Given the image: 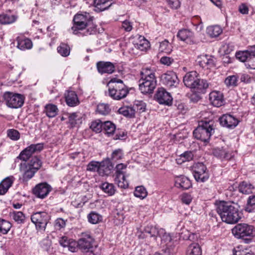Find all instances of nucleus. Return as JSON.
<instances>
[{"label":"nucleus","mask_w":255,"mask_h":255,"mask_svg":"<svg viewBox=\"0 0 255 255\" xmlns=\"http://www.w3.org/2000/svg\"><path fill=\"white\" fill-rule=\"evenodd\" d=\"M73 22L71 30L74 34L87 36L96 32V25L89 13H77L74 17Z\"/></svg>","instance_id":"f257e3e1"},{"label":"nucleus","mask_w":255,"mask_h":255,"mask_svg":"<svg viewBox=\"0 0 255 255\" xmlns=\"http://www.w3.org/2000/svg\"><path fill=\"white\" fill-rule=\"evenodd\" d=\"M216 211L222 221L228 224L237 223L242 218L238 209L229 202H220L217 205Z\"/></svg>","instance_id":"f03ea898"},{"label":"nucleus","mask_w":255,"mask_h":255,"mask_svg":"<svg viewBox=\"0 0 255 255\" xmlns=\"http://www.w3.org/2000/svg\"><path fill=\"white\" fill-rule=\"evenodd\" d=\"M155 71L154 69L150 68L142 69L141 78L139 80V89L142 94H150L153 92L157 85Z\"/></svg>","instance_id":"7ed1b4c3"},{"label":"nucleus","mask_w":255,"mask_h":255,"mask_svg":"<svg viewBox=\"0 0 255 255\" xmlns=\"http://www.w3.org/2000/svg\"><path fill=\"white\" fill-rule=\"evenodd\" d=\"M22 161L19 165L22 180L27 182L32 178V144L24 149L17 157Z\"/></svg>","instance_id":"20e7f679"},{"label":"nucleus","mask_w":255,"mask_h":255,"mask_svg":"<svg viewBox=\"0 0 255 255\" xmlns=\"http://www.w3.org/2000/svg\"><path fill=\"white\" fill-rule=\"evenodd\" d=\"M111 85L109 88V95L115 100H121L125 98L129 93L128 88L123 81L117 78H112L108 85Z\"/></svg>","instance_id":"39448f33"},{"label":"nucleus","mask_w":255,"mask_h":255,"mask_svg":"<svg viewBox=\"0 0 255 255\" xmlns=\"http://www.w3.org/2000/svg\"><path fill=\"white\" fill-rule=\"evenodd\" d=\"M214 132L213 121H201L199 123L198 127L193 131V135L198 140L208 142Z\"/></svg>","instance_id":"423d86ee"},{"label":"nucleus","mask_w":255,"mask_h":255,"mask_svg":"<svg viewBox=\"0 0 255 255\" xmlns=\"http://www.w3.org/2000/svg\"><path fill=\"white\" fill-rule=\"evenodd\" d=\"M113 168L109 159L107 158L102 162L91 161L87 165V170L91 172L97 171L100 175H108Z\"/></svg>","instance_id":"0eeeda50"},{"label":"nucleus","mask_w":255,"mask_h":255,"mask_svg":"<svg viewBox=\"0 0 255 255\" xmlns=\"http://www.w3.org/2000/svg\"><path fill=\"white\" fill-rule=\"evenodd\" d=\"M232 232L235 238H243L245 237L254 238L255 237V228L253 226L240 223L236 225L232 230Z\"/></svg>","instance_id":"6e6552de"},{"label":"nucleus","mask_w":255,"mask_h":255,"mask_svg":"<svg viewBox=\"0 0 255 255\" xmlns=\"http://www.w3.org/2000/svg\"><path fill=\"white\" fill-rule=\"evenodd\" d=\"M2 98L6 105L11 108H20L24 103V97L19 94L6 92L3 94Z\"/></svg>","instance_id":"1a4fd4ad"},{"label":"nucleus","mask_w":255,"mask_h":255,"mask_svg":"<svg viewBox=\"0 0 255 255\" xmlns=\"http://www.w3.org/2000/svg\"><path fill=\"white\" fill-rule=\"evenodd\" d=\"M193 174L195 179L199 182H204L209 177L206 166L201 162L195 163L193 166Z\"/></svg>","instance_id":"9d476101"},{"label":"nucleus","mask_w":255,"mask_h":255,"mask_svg":"<svg viewBox=\"0 0 255 255\" xmlns=\"http://www.w3.org/2000/svg\"><path fill=\"white\" fill-rule=\"evenodd\" d=\"M52 187L46 182L37 184L33 189V193L38 198L43 199L45 198L51 191Z\"/></svg>","instance_id":"9b49d317"},{"label":"nucleus","mask_w":255,"mask_h":255,"mask_svg":"<svg viewBox=\"0 0 255 255\" xmlns=\"http://www.w3.org/2000/svg\"><path fill=\"white\" fill-rule=\"evenodd\" d=\"M161 80L164 84L169 87H176L179 83L177 76L173 71H168L163 74Z\"/></svg>","instance_id":"f8f14e48"},{"label":"nucleus","mask_w":255,"mask_h":255,"mask_svg":"<svg viewBox=\"0 0 255 255\" xmlns=\"http://www.w3.org/2000/svg\"><path fill=\"white\" fill-rule=\"evenodd\" d=\"M220 124L224 127L233 129L236 128L239 121L235 117L230 114H225L219 119Z\"/></svg>","instance_id":"ddd939ff"},{"label":"nucleus","mask_w":255,"mask_h":255,"mask_svg":"<svg viewBox=\"0 0 255 255\" xmlns=\"http://www.w3.org/2000/svg\"><path fill=\"white\" fill-rule=\"evenodd\" d=\"M196 61L200 67L204 69H211L215 66V58L211 55H200Z\"/></svg>","instance_id":"4468645a"},{"label":"nucleus","mask_w":255,"mask_h":255,"mask_svg":"<svg viewBox=\"0 0 255 255\" xmlns=\"http://www.w3.org/2000/svg\"><path fill=\"white\" fill-rule=\"evenodd\" d=\"M157 101L160 104L170 105L172 104V98L170 93L164 88H159L156 94Z\"/></svg>","instance_id":"2eb2a0df"},{"label":"nucleus","mask_w":255,"mask_h":255,"mask_svg":"<svg viewBox=\"0 0 255 255\" xmlns=\"http://www.w3.org/2000/svg\"><path fill=\"white\" fill-rule=\"evenodd\" d=\"M41 213L33 214V223L35 224L37 233H43L47 224L46 221L41 216Z\"/></svg>","instance_id":"dca6fc26"},{"label":"nucleus","mask_w":255,"mask_h":255,"mask_svg":"<svg viewBox=\"0 0 255 255\" xmlns=\"http://www.w3.org/2000/svg\"><path fill=\"white\" fill-rule=\"evenodd\" d=\"M209 101L211 104L215 107L222 106L224 103L223 94L217 91L211 92L209 94Z\"/></svg>","instance_id":"f3484780"},{"label":"nucleus","mask_w":255,"mask_h":255,"mask_svg":"<svg viewBox=\"0 0 255 255\" xmlns=\"http://www.w3.org/2000/svg\"><path fill=\"white\" fill-rule=\"evenodd\" d=\"M198 78V74L193 71L186 74L183 78V82L187 87L192 89Z\"/></svg>","instance_id":"a211bd4d"},{"label":"nucleus","mask_w":255,"mask_h":255,"mask_svg":"<svg viewBox=\"0 0 255 255\" xmlns=\"http://www.w3.org/2000/svg\"><path fill=\"white\" fill-rule=\"evenodd\" d=\"M97 68L98 72L101 74H111L115 70L114 64L110 62H98L97 63Z\"/></svg>","instance_id":"6ab92c4d"},{"label":"nucleus","mask_w":255,"mask_h":255,"mask_svg":"<svg viewBox=\"0 0 255 255\" xmlns=\"http://www.w3.org/2000/svg\"><path fill=\"white\" fill-rule=\"evenodd\" d=\"M17 47L20 50H25L32 47V42L29 38H26L23 35H20L16 38Z\"/></svg>","instance_id":"aec40b11"},{"label":"nucleus","mask_w":255,"mask_h":255,"mask_svg":"<svg viewBox=\"0 0 255 255\" xmlns=\"http://www.w3.org/2000/svg\"><path fill=\"white\" fill-rule=\"evenodd\" d=\"M15 178L13 176H10L5 178L0 183V195H3L8 191L9 188L12 186Z\"/></svg>","instance_id":"412c9836"},{"label":"nucleus","mask_w":255,"mask_h":255,"mask_svg":"<svg viewBox=\"0 0 255 255\" xmlns=\"http://www.w3.org/2000/svg\"><path fill=\"white\" fill-rule=\"evenodd\" d=\"M208 87L209 84L206 80L199 78L191 90L195 93L204 94Z\"/></svg>","instance_id":"4be33fe9"},{"label":"nucleus","mask_w":255,"mask_h":255,"mask_svg":"<svg viewBox=\"0 0 255 255\" xmlns=\"http://www.w3.org/2000/svg\"><path fill=\"white\" fill-rule=\"evenodd\" d=\"M177 37L182 41L191 43L193 41L194 33L189 29H183L178 31Z\"/></svg>","instance_id":"5701e85b"},{"label":"nucleus","mask_w":255,"mask_h":255,"mask_svg":"<svg viewBox=\"0 0 255 255\" xmlns=\"http://www.w3.org/2000/svg\"><path fill=\"white\" fill-rule=\"evenodd\" d=\"M175 185L178 188L186 190L191 186V183L190 180L186 177L179 176L176 178Z\"/></svg>","instance_id":"b1692460"},{"label":"nucleus","mask_w":255,"mask_h":255,"mask_svg":"<svg viewBox=\"0 0 255 255\" xmlns=\"http://www.w3.org/2000/svg\"><path fill=\"white\" fill-rule=\"evenodd\" d=\"M59 243L63 247H67L72 252H75L79 249V240H59Z\"/></svg>","instance_id":"393cba45"},{"label":"nucleus","mask_w":255,"mask_h":255,"mask_svg":"<svg viewBox=\"0 0 255 255\" xmlns=\"http://www.w3.org/2000/svg\"><path fill=\"white\" fill-rule=\"evenodd\" d=\"M65 100L67 105L70 107H75L79 103L77 95L74 91H68L65 94Z\"/></svg>","instance_id":"a878e982"},{"label":"nucleus","mask_w":255,"mask_h":255,"mask_svg":"<svg viewBox=\"0 0 255 255\" xmlns=\"http://www.w3.org/2000/svg\"><path fill=\"white\" fill-rule=\"evenodd\" d=\"M134 47L141 51L146 50L149 47V43L143 36H139L137 39L134 40Z\"/></svg>","instance_id":"bb28decb"},{"label":"nucleus","mask_w":255,"mask_h":255,"mask_svg":"<svg viewBox=\"0 0 255 255\" xmlns=\"http://www.w3.org/2000/svg\"><path fill=\"white\" fill-rule=\"evenodd\" d=\"M214 155L222 160L224 159L230 160L232 155L223 148H216L213 149Z\"/></svg>","instance_id":"cd10ccee"},{"label":"nucleus","mask_w":255,"mask_h":255,"mask_svg":"<svg viewBox=\"0 0 255 255\" xmlns=\"http://www.w3.org/2000/svg\"><path fill=\"white\" fill-rule=\"evenodd\" d=\"M94 3L95 10L97 12L107 9L112 4L110 0H95Z\"/></svg>","instance_id":"c85d7f7f"},{"label":"nucleus","mask_w":255,"mask_h":255,"mask_svg":"<svg viewBox=\"0 0 255 255\" xmlns=\"http://www.w3.org/2000/svg\"><path fill=\"white\" fill-rule=\"evenodd\" d=\"M222 29L219 25H212L206 29L207 34L211 37H217L222 33Z\"/></svg>","instance_id":"c756f323"},{"label":"nucleus","mask_w":255,"mask_h":255,"mask_svg":"<svg viewBox=\"0 0 255 255\" xmlns=\"http://www.w3.org/2000/svg\"><path fill=\"white\" fill-rule=\"evenodd\" d=\"M119 113L125 117L133 118L135 117V110L133 107L126 106L121 107L119 110Z\"/></svg>","instance_id":"7c9ffc66"},{"label":"nucleus","mask_w":255,"mask_h":255,"mask_svg":"<svg viewBox=\"0 0 255 255\" xmlns=\"http://www.w3.org/2000/svg\"><path fill=\"white\" fill-rule=\"evenodd\" d=\"M186 255H202V250L199 244L192 243L188 247Z\"/></svg>","instance_id":"2f4dec72"},{"label":"nucleus","mask_w":255,"mask_h":255,"mask_svg":"<svg viewBox=\"0 0 255 255\" xmlns=\"http://www.w3.org/2000/svg\"><path fill=\"white\" fill-rule=\"evenodd\" d=\"M16 17L12 14L7 13L0 14V23L2 24H8L15 21Z\"/></svg>","instance_id":"473e14b6"},{"label":"nucleus","mask_w":255,"mask_h":255,"mask_svg":"<svg viewBox=\"0 0 255 255\" xmlns=\"http://www.w3.org/2000/svg\"><path fill=\"white\" fill-rule=\"evenodd\" d=\"M100 188L109 196H112L116 192L115 187L112 183L108 182L103 183L100 186Z\"/></svg>","instance_id":"72a5a7b5"},{"label":"nucleus","mask_w":255,"mask_h":255,"mask_svg":"<svg viewBox=\"0 0 255 255\" xmlns=\"http://www.w3.org/2000/svg\"><path fill=\"white\" fill-rule=\"evenodd\" d=\"M254 186L251 183L243 181L239 186V191L243 194H249L252 193Z\"/></svg>","instance_id":"f704fd0d"},{"label":"nucleus","mask_w":255,"mask_h":255,"mask_svg":"<svg viewBox=\"0 0 255 255\" xmlns=\"http://www.w3.org/2000/svg\"><path fill=\"white\" fill-rule=\"evenodd\" d=\"M193 154L191 151H185L176 159L177 164H181L186 161H190L193 159Z\"/></svg>","instance_id":"c9c22d12"},{"label":"nucleus","mask_w":255,"mask_h":255,"mask_svg":"<svg viewBox=\"0 0 255 255\" xmlns=\"http://www.w3.org/2000/svg\"><path fill=\"white\" fill-rule=\"evenodd\" d=\"M103 130L105 133L110 136L114 134L116 130L115 125L111 121H106L103 122Z\"/></svg>","instance_id":"e433bc0d"},{"label":"nucleus","mask_w":255,"mask_h":255,"mask_svg":"<svg viewBox=\"0 0 255 255\" xmlns=\"http://www.w3.org/2000/svg\"><path fill=\"white\" fill-rule=\"evenodd\" d=\"M58 109L55 105L49 104L45 106L46 115L49 118H53L58 114Z\"/></svg>","instance_id":"4c0bfd02"},{"label":"nucleus","mask_w":255,"mask_h":255,"mask_svg":"<svg viewBox=\"0 0 255 255\" xmlns=\"http://www.w3.org/2000/svg\"><path fill=\"white\" fill-rule=\"evenodd\" d=\"M250 46L248 48V49L245 51H239L236 52V57L240 61L245 62H248V59L250 56Z\"/></svg>","instance_id":"58836bf2"},{"label":"nucleus","mask_w":255,"mask_h":255,"mask_svg":"<svg viewBox=\"0 0 255 255\" xmlns=\"http://www.w3.org/2000/svg\"><path fill=\"white\" fill-rule=\"evenodd\" d=\"M57 52L63 57H67L70 53V48L68 45L64 43H61L57 47Z\"/></svg>","instance_id":"ea45409f"},{"label":"nucleus","mask_w":255,"mask_h":255,"mask_svg":"<svg viewBox=\"0 0 255 255\" xmlns=\"http://www.w3.org/2000/svg\"><path fill=\"white\" fill-rule=\"evenodd\" d=\"M88 221L93 224H96L101 222L103 220L102 216L100 214L92 212L88 215Z\"/></svg>","instance_id":"a19ab883"},{"label":"nucleus","mask_w":255,"mask_h":255,"mask_svg":"<svg viewBox=\"0 0 255 255\" xmlns=\"http://www.w3.org/2000/svg\"><path fill=\"white\" fill-rule=\"evenodd\" d=\"M250 54L248 64L252 69H255V45L250 46Z\"/></svg>","instance_id":"79ce46f5"},{"label":"nucleus","mask_w":255,"mask_h":255,"mask_svg":"<svg viewBox=\"0 0 255 255\" xmlns=\"http://www.w3.org/2000/svg\"><path fill=\"white\" fill-rule=\"evenodd\" d=\"M11 227V223L4 219H0V232L3 234H6Z\"/></svg>","instance_id":"37998d69"},{"label":"nucleus","mask_w":255,"mask_h":255,"mask_svg":"<svg viewBox=\"0 0 255 255\" xmlns=\"http://www.w3.org/2000/svg\"><path fill=\"white\" fill-rule=\"evenodd\" d=\"M172 45L169 43L168 40H164L160 43L159 50L162 52L170 53L172 50Z\"/></svg>","instance_id":"c03bdc74"},{"label":"nucleus","mask_w":255,"mask_h":255,"mask_svg":"<svg viewBox=\"0 0 255 255\" xmlns=\"http://www.w3.org/2000/svg\"><path fill=\"white\" fill-rule=\"evenodd\" d=\"M146 104L142 101H135L133 105L135 112L141 113L146 110Z\"/></svg>","instance_id":"a18cd8bd"},{"label":"nucleus","mask_w":255,"mask_h":255,"mask_svg":"<svg viewBox=\"0 0 255 255\" xmlns=\"http://www.w3.org/2000/svg\"><path fill=\"white\" fill-rule=\"evenodd\" d=\"M124 155V153L123 152V151L121 149H117L115 150L112 154V156L111 158H109L110 160V162L113 161V162H117L118 160L121 159ZM111 165L113 167V166L112 165V163H111Z\"/></svg>","instance_id":"49530a36"},{"label":"nucleus","mask_w":255,"mask_h":255,"mask_svg":"<svg viewBox=\"0 0 255 255\" xmlns=\"http://www.w3.org/2000/svg\"><path fill=\"white\" fill-rule=\"evenodd\" d=\"M103 122L100 120H96L91 123L90 128L97 133L100 132L103 130Z\"/></svg>","instance_id":"de8ad7c7"},{"label":"nucleus","mask_w":255,"mask_h":255,"mask_svg":"<svg viewBox=\"0 0 255 255\" xmlns=\"http://www.w3.org/2000/svg\"><path fill=\"white\" fill-rule=\"evenodd\" d=\"M246 211L251 213L255 211V196H251L249 197L247 205L246 207Z\"/></svg>","instance_id":"09e8293b"},{"label":"nucleus","mask_w":255,"mask_h":255,"mask_svg":"<svg viewBox=\"0 0 255 255\" xmlns=\"http://www.w3.org/2000/svg\"><path fill=\"white\" fill-rule=\"evenodd\" d=\"M11 215L14 221L19 224L23 223L25 219V216L22 212L13 211Z\"/></svg>","instance_id":"8fccbe9b"},{"label":"nucleus","mask_w":255,"mask_h":255,"mask_svg":"<svg viewBox=\"0 0 255 255\" xmlns=\"http://www.w3.org/2000/svg\"><path fill=\"white\" fill-rule=\"evenodd\" d=\"M134 195L135 197L143 199L147 196V192L144 187L138 186L135 188Z\"/></svg>","instance_id":"3c124183"},{"label":"nucleus","mask_w":255,"mask_h":255,"mask_svg":"<svg viewBox=\"0 0 255 255\" xmlns=\"http://www.w3.org/2000/svg\"><path fill=\"white\" fill-rule=\"evenodd\" d=\"M97 112L101 115H106L110 113V109L107 104H99L97 106Z\"/></svg>","instance_id":"603ef678"},{"label":"nucleus","mask_w":255,"mask_h":255,"mask_svg":"<svg viewBox=\"0 0 255 255\" xmlns=\"http://www.w3.org/2000/svg\"><path fill=\"white\" fill-rule=\"evenodd\" d=\"M115 182L118 186L121 188L126 189L128 187V183L126 179L125 175H124L123 178H117V176H115Z\"/></svg>","instance_id":"864d4df0"},{"label":"nucleus","mask_w":255,"mask_h":255,"mask_svg":"<svg viewBox=\"0 0 255 255\" xmlns=\"http://www.w3.org/2000/svg\"><path fill=\"white\" fill-rule=\"evenodd\" d=\"M7 136L13 140H17L20 138V133L16 129H9L7 131Z\"/></svg>","instance_id":"5fc2aeb1"},{"label":"nucleus","mask_w":255,"mask_h":255,"mask_svg":"<svg viewBox=\"0 0 255 255\" xmlns=\"http://www.w3.org/2000/svg\"><path fill=\"white\" fill-rule=\"evenodd\" d=\"M127 168V165L123 163H120L116 166V176H117V178H123L124 175H125L123 170Z\"/></svg>","instance_id":"6e6d98bb"},{"label":"nucleus","mask_w":255,"mask_h":255,"mask_svg":"<svg viewBox=\"0 0 255 255\" xmlns=\"http://www.w3.org/2000/svg\"><path fill=\"white\" fill-rule=\"evenodd\" d=\"M155 229L148 231L145 230L144 232H138L137 236L139 239H143L144 238H150L152 237V232H155Z\"/></svg>","instance_id":"4d7b16f0"},{"label":"nucleus","mask_w":255,"mask_h":255,"mask_svg":"<svg viewBox=\"0 0 255 255\" xmlns=\"http://www.w3.org/2000/svg\"><path fill=\"white\" fill-rule=\"evenodd\" d=\"M173 240H164V243H166L167 245L166 249L164 252V254L156 252L154 255H169L170 254L172 253L173 250L172 248L168 247L172 246V245L173 244Z\"/></svg>","instance_id":"13d9d810"},{"label":"nucleus","mask_w":255,"mask_h":255,"mask_svg":"<svg viewBox=\"0 0 255 255\" xmlns=\"http://www.w3.org/2000/svg\"><path fill=\"white\" fill-rule=\"evenodd\" d=\"M238 250V255H255L251 251L245 248L242 245H239L236 247Z\"/></svg>","instance_id":"bf43d9fd"},{"label":"nucleus","mask_w":255,"mask_h":255,"mask_svg":"<svg viewBox=\"0 0 255 255\" xmlns=\"http://www.w3.org/2000/svg\"><path fill=\"white\" fill-rule=\"evenodd\" d=\"M41 165V159L37 156L33 157V175L36 171L40 169Z\"/></svg>","instance_id":"052dcab7"},{"label":"nucleus","mask_w":255,"mask_h":255,"mask_svg":"<svg viewBox=\"0 0 255 255\" xmlns=\"http://www.w3.org/2000/svg\"><path fill=\"white\" fill-rule=\"evenodd\" d=\"M238 78L235 76L228 77L225 80V83L227 86H236L237 85Z\"/></svg>","instance_id":"680f3d73"},{"label":"nucleus","mask_w":255,"mask_h":255,"mask_svg":"<svg viewBox=\"0 0 255 255\" xmlns=\"http://www.w3.org/2000/svg\"><path fill=\"white\" fill-rule=\"evenodd\" d=\"M156 237L161 238V239H171L172 236L170 234L166 233L164 229H160L157 232Z\"/></svg>","instance_id":"e2e57ef3"},{"label":"nucleus","mask_w":255,"mask_h":255,"mask_svg":"<svg viewBox=\"0 0 255 255\" xmlns=\"http://www.w3.org/2000/svg\"><path fill=\"white\" fill-rule=\"evenodd\" d=\"M167 3L170 7L172 9H177L180 6V0H167Z\"/></svg>","instance_id":"0e129e2a"},{"label":"nucleus","mask_w":255,"mask_h":255,"mask_svg":"<svg viewBox=\"0 0 255 255\" xmlns=\"http://www.w3.org/2000/svg\"><path fill=\"white\" fill-rule=\"evenodd\" d=\"M66 225L65 221L62 218H58L55 221V228L56 229L60 230L65 227Z\"/></svg>","instance_id":"69168bd1"},{"label":"nucleus","mask_w":255,"mask_h":255,"mask_svg":"<svg viewBox=\"0 0 255 255\" xmlns=\"http://www.w3.org/2000/svg\"><path fill=\"white\" fill-rule=\"evenodd\" d=\"M122 26L125 31L128 32L130 31L132 29V23L127 20H126L122 22Z\"/></svg>","instance_id":"338daca9"},{"label":"nucleus","mask_w":255,"mask_h":255,"mask_svg":"<svg viewBox=\"0 0 255 255\" xmlns=\"http://www.w3.org/2000/svg\"><path fill=\"white\" fill-rule=\"evenodd\" d=\"M192 200V198L190 194L184 193L182 195L181 200L183 203L189 205Z\"/></svg>","instance_id":"774afa93"}]
</instances>
